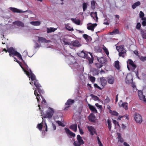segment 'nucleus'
Returning <instances> with one entry per match:
<instances>
[{"label":"nucleus","mask_w":146,"mask_h":146,"mask_svg":"<svg viewBox=\"0 0 146 146\" xmlns=\"http://www.w3.org/2000/svg\"><path fill=\"white\" fill-rule=\"evenodd\" d=\"M96 119V117L94 115V114L93 113H92V122H95V120Z\"/></svg>","instance_id":"79ce46f5"},{"label":"nucleus","mask_w":146,"mask_h":146,"mask_svg":"<svg viewBox=\"0 0 146 146\" xmlns=\"http://www.w3.org/2000/svg\"><path fill=\"white\" fill-rule=\"evenodd\" d=\"M80 133L81 135H82L84 133L83 130L82 129H79Z\"/></svg>","instance_id":"bf43d9fd"},{"label":"nucleus","mask_w":146,"mask_h":146,"mask_svg":"<svg viewBox=\"0 0 146 146\" xmlns=\"http://www.w3.org/2000/svg\"><path fill=\"white\" fill-rule=\"evenodd\" d=\"M71 66V67L73 69H79V68L80 67V66L78 65V64L77 62H75L74 63L72 62L70 63Z\"/></svg>","instance_id":"dca6fc26"},{"label":"nucleus","mask_w":146,"mask_h":146,"mask_svg":"<svg viewBox=\"0 0 146 146\" xmlns=\"http://www.w3.org/2000/svg\"><path fill=\"white\" fill-rule=\"evenodd\" d=\"M9 9L13 13H20L25 12V11H23L15 7H10L9 8Z\"/></svg>","instance_id":"4468645a"},{"label":"nucleus","mask_w":146,"mask_h":146,"mask_svg":"<svg viewBox=\"0 0 146 146\" xmlns=\"http://www.w3.org/2000/svg\"><path fill=\"white\" fill-rule=\"evenodd\" d=\"M134 53L137 56L139 54L137 50H135L134 51Z\"/></svg>","instance_id":"338daca9"},{"label":"nucleus","mask_w":146,"mask_h":146,"mask_svg":"<svg viewBox=\"0 0 146 146\" xmlns=\"http://www.w3.org/2000/svg\"><path fill=\"white\" fill-rule=\"evenodd\" d=\"M87 4L86 3H84L83 4V11H85L87 8Z\"/></svg>","instance_id":"4c0bfd02"},{"label":"nucleus","mask_w":146,"mask_h":146,"mask_svg":"<svg viewBox=\"0 0 146 146\" xmlns=\"http://www.w3.org/2000/svg\"><path fill=\"white\" fill-rule=\"evenodd\" d=\"M110 111H111V114L112 115H115L117 116L118 115V113L117 112L115 111H112L111 110H110Z\"/></svg>","instance_id":"a19ab883"},{"label":"nucleus","mask_w":146,"mask_h":146,"mask_svg":"<svg viewBox=\"0 0 146 146\" xmlns=\"http://www.w3.org/2000/svg\"><path fill=\"white\" fill-rule=\"evenodd\" d=\"M99 70L98 69L93 68L92 69V72L93 76L98 75L99 73Z\"/></svg>","instance_id":"a878e982"},{"label":"nucleus","mask_w":146,"mask_h":146,"mask_svg":"<svg viewBox=\"0 0 146 146\" xmlns=\"http://www.w3.org/2000/svg\"><path fill=\"white\" fill-rule=\"evenodd\" d=\"M116 49L119 53V56L125 57V54H126V50L124 49L123 45H120L116 47Z\"/></svg>","instance_id":"20e7f679"},{"label":"nucleus","mask_w":146,"mask_h":146,"mask_svg":"<svg viewBox=\"0 0 146 146\" xmlns=\"http://www.w3.org/2000/svg\"><path fill=\"white\" fill-rule=\"evenodd\" d=\"M94 87L96 88H97L100 90H102V89L101 88H100V86H98V85L96 84H94Z\"/></svg>","instance_id":"49530a36"},{"label":"nucleus","mask_w":146,"mask_h":146,"mask_svg":"<svg viewBox=\"0 0 146 146\" xmlns=\"http://www.w3.org/2000/svg\"><path fill=\"white\" fill-rule=\"evenodd\" d=\"M56 29H55L54 28H47V33H49L52 32H54Z\"/></svg>","instance_id":"bb28decb"},{"label":"nucleus","mask_w":146,"mask_h":146,"mask_svg":"<svg viewBox=\"0 0 146 146\" xmlns=\"http://www.w3.org/2000/svg\"><path fill=\"white\" fill-rule=\"evenodd\" d=\"M95 106L98 109H99L101 110H102V106L99 105L98 104V103H96L95 104Z\"/></svg>","instance_id":"ea45409f"},{"label":"nucleus","mask_w":146,"mask_h":146,"mask_svg":"<svg viewBox=\"0 0 146 146\" xmlns=\"http://www.w3.org/2000/svg\"><path fill=\"white\" fill-rule=\"evenodd\" d=\"M33 83L36 88L34 91V94L36 96L37 101L38 102H40V95L38 94L37 92L40 94V96H42L41 94H43L44 91L41 89L42 86L39 83L38 80H36L33 82H30V84L31 85H33Z\"/></svg>","instance_id":"f257e3e1"},{"label":"nucleus","mask_w":146,"mask_h":146,"mask_svg":"<svg viewBox=\"0 0 146 146\" xmlns=\"http://www.w3.org/2000/svg\"><path fill=\"white\" fill-rule=\"evenodd\" d=\"M97 59L98 61L101 64H104L106 62V59L103 57H101L99 58L98 57Z\"/></svg>","instance_id":"412c9836"},{"label":"nucleus","mask_w":146,"mask_h":146,"mask_svg":"<svg viewBox=\"0 0 146 146\" xmlns=\"http://www.w3.org/2000/svg\"><path fill=\"white\" fill-rule=\"evenodd\" d=\"M38 42L39 43H48L50 42V41L49 40H46L43 37H38Z\"/></svg>","instance_id":"ddd939ff"},{"label":"nucleus","mask_w":146,"mask_h":146,"mask_svg":"<svg viewBox=\"0 0 146 146\" xmlns=\"http://www.w3.org/2000/svg\"><path fill=\"white\" fill-rule=\"evenodd\" d=\"M107 123L108 125V128L109 129V131H111V121L109 119H108L107 120Z\"/></svg>","instance_id":"2f4dec72"},{"label":"nucleus","mask_w":146,"mask_h":146,"mask_svg":"<svg viewBox=\"0 0 146 146\" xmlns=\"http://www.w3.org/2000/svg\"><path fill=\"white\" fill-rule=\"evenodd\" d=\"M13 24L19 27H24V25L23 23L19 21H16L13 22Z\"/></svg>","instance_id":"2eb2a0df"},{"label":"nucleus","mask_w":146,"mask_h":146,"mask_svg":"<svg viewBox=\"0 0 146 146\" xmlns=\"http://www.w3.org/2000/svg\"><path fill=\"white\" fill-rule=\"evenodd\" d=\"M103 23L104 24L106 25H108L109 24V23L108 22V20L106 19H104Z\"/></svg>","instance_id":"3c124183"},{"label":"nucleus","mask_w":146,"mask_h":146,"mask_svg":"<svg viewBox=\"0 0 146 146\" xmlns=\"http://www.w3.org/2000/svg\"><path fill=\"white\" fill-rule=\"evenodd\" d=\"M52 127L54 130H55L56 129V126L53 123L52 124Z\"/></svg>","instance_id":"774afa93"},{"label":"nucleus","mask_w":146,"mask_h":146,"mask_svg":"<svg viewBox=\"0 0 146 146\" xmlns=\"http://www.w3.org/2000/svg\"><path fill=\"white\" fill-rule=\"evenodd\" d=\"M140 59L142 61H144L145 60H146V56H141Z\"/></svg>","instance_id":"5fc2aeb1"},{"label":"nucleus","mask_w":146,"mask_h":146,"mask_svg":"<svg viewBox=\"0 0 146 146\" xmlns=\"http://www.w3.org/2000/svg\"><path fill=\"white\" fill-rule=\"evenodd\" d=\"M71 20H72L75 23L78 25H79L80 23V20H75L74 19L72 18L71 19Z\"/></svg>","instance_id":"7c9ffc66"},{"label":"nucleus","mask_w":146,"mask_h":146,"mask_svg":"<svg viewBox=\"0 0 146 146\" xmlns=\"http://www.w3.org/2000/svg\"><path fill=\"white\" fill-rule=\"evenodd\" d=\"M101 85L103 86H105L107 84V80L104 77L100 78Z\"/></svg>","instance_id":"6ab92c4d"},{"label":"nucleus","mask_w":146,"mask_h":146,"mask_svg":"<svg viewBox=\"0 0 146 146\" xmlns=\"http://www.w3.org/2000/svg\"><path fill=\"white\" fill-rule=\"evenodd\" d=\"M77 141H74L73 144L74 146H80L82 144H84V142L82 139V137L78 135H77Z\"/></svg>","instance_id":"0eeeda50"},{"label":"nucleus","mask_w":146,"mask_h":146,"mask_svg":"<svg viewBox=\"0 0 146 146\" xmlns=\"http://www.w3.org/2000/svg\"><path fill=\"white\" fill-rule=\"evenodd\" d=\"M118 142H120L121 143H123V139L121 137V138L118 139Z\"/></svg>","instance_id":"052dcab7"},{"label":"nucleus","mask_w":146,"mask_h":146,"mask_svg":"<svg viewBox=\"0 0 146 146\" xmlns=\"http://www.w3.org/2000/svg\"><path fill=\"white\" fill-rule=\"evenodd\" d=\"M30 23L31 25L34 26H38L40 25V22L38 21H31Z\"/></svg>","instance_id":"c85d7f7f"},{"label":"nucleus","mask_w":146,"mask_h":146,"mask_svg":"<svg viewBox=\"0 0 146 146\" xmlns=\"http://www.w3.org/2000/svg\"><path fill=\"white\" fill-rule=\"evenodd\" d=\"M96 3V2L94 1H92V9H94L95 8Z\"/></svg>","instance_id":"a18cd8bd"},{"label":"nucleus","mask_w":146,"mask_h":146,"mask_svg":"<svg viewBox=\"0 0 146 146\" xmlns=\"http://www.w3.org/2000/svg\"><path fill=\"white\" fill-rule=\"evenodd\" d=\"M92 17L95 20L96 22L98 21V18L97 17V13L95 12L94 13L92 12Z\"/></svg>","instance_id":"5701e85b"},{"label":"nucleus","mask_w":146,"mask_h":146,"mask_svg":"<svg viewBox=\"0 0 146 146\" xmlns=\"http://www.w3.org/2000/svg\"><path fill=\"white\" fill-rule=\"evenodd\" d=\"M78 56L82 58H85L86 57L87 59L88 60L90 64L91 63V58L88 56V54L85 53L83 51H82L78 54Z\"/></svg>","instance_id":"1a4fd4ad"},{"label":"nucleus","mask_w":146,"mask_h":146,"mask_svg":"<svg viewBox=\"0 0 146 146\" xmlns=\"http://www.w3.org/2000/svg\"><path fill=\"white\" fill-rule=\"evenodd\" d=\"M70 128L74 132H76L77 129V125L76 124L70 126Z\"/></svg>","instance_id":"b1692460"},{"label":"nucleus","mask_w":146,"mask_h":146,"mask_svg":"<svg viewBox=\"0 0 146 146\" xmlns=\"http://www.w3.org/2000/svg\"><path fill=\"white\" fill-rule=\"evenodd\" d=\"M25 74L28 77L30 78L32 81L33 82L36 80L35 76L33 74L31 69L29 70V72L25 69L23 71Z\"/></svg>","instance_id":"39448f33"},{"label":"nucleus","mask_w":146,"mask_h":146,"mask_svg":"<svg viewBox=\"0 0 146 146\" xmlns=\"http://www.w3.org/2000/svg\"><path fill=\"white\" fill-rule=\"evenodd\" d=\"M110 101V99L108 97H107L106 99L105 100V102L106 103H108Z\"/></svg>","instance_id":"603ef678"},{"label":"nucleus","mask_w":146,"mask_h":146,"mask_svg":"<svg viewBox=\"0 0 146 146\" xmlns=\"http://www.w3.org/2000/svg\"><path fill=\"white\" fill-rule=\"evenodd\" d=\"M88 129L89 131L90 134L91 135V126H88Z\"/></svg>","instance_id":"4d7b16f0"},{"label":"nucleus","mask_w":146,"mask_h":146,"mask_svg":"<svg viewBox=\"0 0 146 146\" xmlns=\"http://www.w3.org/2000/svg\"><path fill=\"white\" fill-rule=\"evenodd\" d=\"M70 44L74 46L77 47H79L81 45L79 42L77 40L71 42H70Z\"/></svg>","instance_id":"a211bd4d"},{"label":"nucleus","mask_w":146,"mask_h":146,"mask_svg":"<svg viewBox=\"0 0 146 146\" xmlns=\"http://www.w3.org/2000/svg\"><path fill=\"white\" fill-rule=\"evenodd\" d=\"M44 124H45V126L44 127V128L45 129V131H47L48 130H47V124H46V123L45 122V121H44Z\"/></svg>","instance_id":"8fccbe9b"},{"label":"nucleus","mask_w":146,"mask_h":146,"mask_svg":"<svg viewBox=\"0 0 146 146\" xmlns=\"http://www.w3.org/2000/svg\"><path fill=\"white\" fill-rule=\"evenodd\" d=\"M141 26V25L140 23H137L136 25V28L138 29H139Z\"/></svg>","instance_id":"09e8293b"},{"label":"nucleus","mask_w":146,"mask_h":146,"mask_svg":"<svg viewBox=\"0 0 146 146\" xmlns=\"http://www.w3.org/2000/svg\"><path fill=\"white\" fill-rule=\"evenodd\" d=\"M64 129L66 132L67 134H69L71 137H74L75 136V133L71 131L69 129L67 128H65Z\"/></svg>","instance_id":"aec40b11"},{"label":"nucleus","mask_w":146,"mask_h":146,"mask_svg":"<svg viewBox=\"0 0 146 146\" xmlns=\"http://www.w3.org/2000/svg\"><path fill=\"white\" fill-rule=\"evenodd\" d=\"M42 122L40 123H39L38 124L37 126V128L39 129V130L40 131H41L42 130V127H43V125L42 124L43 123L44 121V120L43 119V117H42Z\"/></svg>","instance_id":"393cba45"},{"label":"nucleus","mask_w":146,"mask_h":146,"mask_svg":"<svg viewBox=\"0 0 146 146\" xmlns=\"http://www.w3.org/2000/svg\"><path fill=\"white\" fill-rule=\"evenodd\" d=\"M125 82L127 84H130L133 82V78L131 76L127 75L125 79Z\"/></svg>","instance_id":"9b49d317"},{"label":"nucleus","mask_w":146,"mask_h":146,"mask_svg":"<svg viewBox=\"0 0 146 146\" xmlns=\"http://www.w3.org/2000/svg\"><path fill=\"white\" fill-rule=\"evenodd\" d=\"M56 122L58 124L59 126H61L63 127L65 126V125L60 121H56Z\"/></svg>","instance_id":"c9c22d12"},{"label":"nucleus","mask_w":146,"mask_h":146,"mask_svg":"<svg viewBox=\"0 0 146 146\" xmlns=\"http://www.w3.org/2000/svg\"><path fill=\"white\" fill-rule=\"evenodd\" d=\"M94 134H97L96 130L94 129V128L92 127V135H94Z\"/></svg>","instance_id":"37998d69"},{"label":"nucleus","mask_w":146,"mask_h":146,"mask_svg":"<svg viewBox=\"0 0 146 146\" xmlns=\"http://www.w3.org/2000/svg\"><path fill=\"white\" fill-rule=\"evenodd\" d=\"M127 67L128 70H130L134 71L137 67V66L134 64V62L131 59H128L127 62Z\"/></svg>","instance_id":"7ed1b4c3"},{"label":"nucleus","mask_w":146,"mask_h":146,"mask_svg":"<svg viewBox=\"0 0 146 146\" xmlns=\"http://www.w3.org/2000/svg\"><path fill=\"white\" fill-rule=\"evenodd\" d=\"M119 32L118 30L117 29H116L114 30L112 32L110 33V34L113 35L114 34H117Z\"/></svg>","instance_id":"f704fd0d"},{"label":"nucleus","mask_w":146,"mask_h":146,"mask_svg":"<svg viewBox=\"0 0 146 146\" xmlns=\"http://www.w3.org/2000/svg\"><path fill=\"white\" fill-rule=\"evenodd\" d=\"M61 41L62 44L64 45H69L70 44V42L69 40H68L65 38H63L61 40Z\"/></svg>","instance_id":"f3484780"},{"label":"nucleus","mask_w":146,"mask_h":146,"mask_svg":"<svg viewBox=\"0 0 146 146\" xmlns=\"http://www.w3.org/2000/svg\"><path fill=\"white\" fill-rule=\"evenodd\" d=\"M8 52L9 53L10 56H16L19 59L23 61L21 55L19 52L15 50V49L13 47H11L8 48Z\"/></svg>","instance_id":"f03ea898"},{"label":"nucleus","mask_w":146,"mask_h":146,"mask_svg":"<svg viewBox=\"0 0 146 146\" xmlns=\"http://www.w3.org/2000/svg\"><path fill=\"white\" fill-rule=\"evenodd\" d=\"M113 122L115 125H116V124H117L118 125H119L118 122H117V121L115 120H113Z\"/></svg>","instance_id":"0e129e2a"},{"label":"nucleus","mask_w":146,"mask_h":146,"mask_svg":"<svg viewBox=\"0 0 146 146\" xmlns=\"http://www.w3.org/2000/svg\"><path fill=\"white\" fill-rule=\"evenodd\" d=\"M88 119L89 121L91 122V113L88 116Z\"/></svg>","instance_id":"69168bd1"},{"label":"nucleus","mask_w":146,"mask_h":146,"mask_svg":"<svg viewBox=\"0 0 146 146\" xmlns=\"http://www.w3.org/2000/svg\"><path fill=\"white\" fill-rule=\"evenodd\" d=\"M134 116V120L137 123L141 124L142 123L143 119L141 115L140 114L137 112H135Z\"/></svg>","instance_id":"423d86ee"},{"label":"nucleus","mask_w":146,"mask_h":146,"mask_svg":"<svg viewBox=\"0 0 146 146\" xmlns=\"http://www.w3.org/2000/svg\"><path fill=\"white\" fill-rule=\"evenodd\" d=\"M41 97L42 98V104L44 103V104H45L46 103V100L44 98H43L42 97V96H41Z\"/></svg>","instance_id":"13d9d810"},{"label":"nucleus","mask_w":146,"mask_h":146,"mask_svg":"<svg viewBox=\"0 0 146 146\" xmlns=\"http://www.w3.org/2000/svg\"><path fill=\"white\" fill-rule=\"evenodd\" d=\"M142 25L143 26H146V21H143L142 22Z\"/></svg>","instance_id":"680f3d73"},{"label":"nucleus","mask_w":146,"mask_h":146,"mask_svg":"<svg viewBox=\"0 0 146 146\" xmlns=\"http://www.w3.org/2000/svg\"><path fill=\"white\" fill-rule=\"evenodd\" d=\"M92 99L95 101H98L99 100V98L96 96H95L92 94Z\"/></svg>","instance_id":"72a5a7b5"},{"label":"nucleus","mask_w":146,"mask_h":146,"mask_svg":"<svg viewBox=\"0 0 146 146\" xmlns=\"http://www.w3.org/2000/svg\"><path fill=\"white\" fill-rule=\"evenodd\" d=\"M119 106L120 107H123L125 110H127L128 108V103L125 102H122V101L121 100L119 103Z\"/></svg>","instance_id":"f8f14e48"},{"label":"nucleus","mask_w":146,"mask_h":146,"mask_svg":"<svg viewBox=\"0 0 146 146\" xmlns=\"http://www.w3.org/2000/svg\"><path fill=\"white\" fill-rule=\"evenodd\" d=\"M95 65L98 68H100L102 67L103 65L98 63H95Z\"/></svg>","instance_id":"58836bf2"},{"label":"nucleus","mask_w":146,"mask_h":146,"mask_svg":"<svg viewBox=\"0 0 146 146\" xmlns=\"http://www.w3.org/2000/svg\"><path fill=\"white\" fill-rule=\"evenodd\" d=\"M103 49L104 50V51L106 55H108L109 54V52L107 48L104 45H103Z\"/></svg>","instance_id":"473e14b6"},{"label":"nucleus","mask_w":146,"mask_h":146,"mask_svg":"<svg viewBox=\"0 0 146 146\" xmlns=\"http://www.w3.org/2000/svg\"><path fill=\"white\" fill-rule=\"evenodd\" d=\"M92 111L95 113H97L98 111L93 106H92Z\"/></svg>","instance_id":"c03bdc74"},{"label":"nucleus","mask_w":146,"mask_h":146,"mask_svg":"<svg viewBox=\"0 0 146 146\" xmlns=\"http://www.w3.org/2000/svg\"><path fill=\"white\" fill-rule=\"evenodd\" d=\"M144 13L142 11H141L139 13V17L140 18H141L142 17H144Z\"/></svg>","instance_id":"de8ad7c7"},{"label":"nucleus","mask_w":146,"mask_h":146,"mask_svg":"<svg viewBox=\"0 0 146 146\" xmlns=\"http://www.w3.org/2000/svg\"><path fill=\"white\" fill-rule=\"evenodd\" d=\"M115 78L113 77H109L108 78V81L109 84H113Z\"/></svg>","instance_id":"4be33fe9"},{"label":"nucleus","mask_w":146,"mask_h":146,"mask_svg":"<svg viewBox=\"0 0 146 146\" xmlns=\"http://www.w3.org/2000/svg\"><path fill=\"white\" fill-rule=\"evenodd\" d=\"M114 66L115 67L117 70H119L120 68V66L119 65V62L118 60L115 61L114 62Z\"/></svg>","instance_id":"cd10ccee"},{"label":"nucleus","mask_w":146,"mask_h":146,"mask_svg":"<svg viewBox=\"0 0 146 146\" xmlns=\"http://www.w3.org/2000/svg\"><path fill=\"white\" fill-rule=\"evenodd\" d=\"M97 25L96 23L92 24V31H94V29Z\"/></svg>","instance_id":"864d4df0"},{"label":"nucleus","mask_w":146,"mask_h":146,"mask_svg":"<svg viewBox=\"0 0 146 146\" xmlns=\"http://www.w3.org/2000/svg\"><path fill=\"white\" fill-rule=\"evenodd\" d=\"M14 58L16 60V61L19 63V64L20 66H21V67L23 69V71L25 70V69L22 66V65H21V62L19 61L15 57H14Z\"/></svg>","instance_id":"e433bc0d"},{"label":"nucleus","mask_w":146,"mask_h":146,"mask_svg":"<svg viewBox=\"0 0 146 146\" xmlns=\"http://www.w3.org/2000/svg\"><path fill=\"white\" fill-rule=\"evenodd\" d=\"M87 29L88 30H91V23L88 25Z\"/></svg>","instance_id":"6e6d98bb"},{"label":"nucleus","mask_w":146,"mask_h":146,"mask_svg":"<svg viewBox=\"0 0 146 146\" xmlns=\"http://www.w3.org/2000/svg\"><path fill=\"white\" fill-rule=\"evenodd\" d=\"M54 111L52 108L50 107L48 108L46 114L43 117V118H51L52 117L54 113Z\"/></svg>","instance_id":"6e6552de"},{"label":"nucleus","mask_w":146,"mask_h":146,"mask_svg":"<svg viewBox=\"0 0 146 146\" xmlns=\"http://www.w3.org/2000/svg\"><path fill=\"white\" fill-rule=\"evenodd\" d=\"M74 102V100L71 99H68L65 103L66 106H67L64 109V110H68V108L70 106L73 104Z\"/></svg>","instance_id":"9d476101"},{"label":"nucleus","mask_w":146,"mask_h":146,"mask_svg":"<svg viewBox=\"0 0 146 146\" xmlns=\"http://www.w3.org/2000/svg\"><path fill=\"white\" fill-rule=\"evenodd\" d=\"M141 4L140 2L138 1L132 5V8L133 9H135L137 7L139 6Z\"/></svg>","instance_id":"c756f323"},{"label":"nucleus","mask_w":146,"mask_h":146,"mask_svg":"<svg viewBox=\"0 0 146 146\" xmlns=\"http://www.w3.org/2000/svg\"><path fill=\"white\" fill-rule=\"evenodd\" d=\"M117 135L118 136L117 138L118 139H120L121 137V134L119 133H117Z\"/></svg>","instance_id":"e2e57ef3"}]
</instances>
